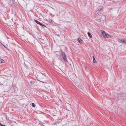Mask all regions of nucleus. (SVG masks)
<instances>
[{"instance_id":"14","label":"nucleus","mask_w":126,"mask_h":126,"mask_svg":"<svg viewBox=\"0 0 126 126\" xmlns=\"http://www.w3.org/2000/svg\"><path fill=\"white\" fill-rule=\"evenodd\" d=\"M30 84H32V81H31L30 82Z\"/></svg>"},{"instance_id":"10","label":"nucleus","mask_w":126,"mask_h":126,"mask_svg":"<svg viewBox=\"0 0 126 126\" xmlns=\"http://www.w3.org/2000/svg\"><path fill=\"white\" fill-rule=\"evenodd\" d=\"M28 89H26L25 91H24V93L26 94H28V92H27V91H28Z\"/></svg>"},{"instance_id":"9","label":"nucleus","mask_w":126,"mask_h":126,"mask_svg":"<svg viewBox=\"0 0 126 126\" xmlns=\"http://www.w3.org/2000/svg\"><path fill=\"white\" fill-rule=\"evenodd\" d=\"M92 57L93 58V62L94 63H96V62L94 57L93 56Z\"/></svg>"},{"instance_id":"19","label":"nucleus","mask_w":126,"mask_h":126,"mask_svg":"<svg viewBox=\"0 0 126 126\" xmlns=\"http://www.w3.org/2000/svg\"><path fill=\"white\" fill-rule=\"evenodd\" d=\"M4 47H5V48H6V47H5V46H4Z\"/></svg>"},{"instance_id":"11","label":"nucleus","mask_w":126,"mask_h":126,"mask_svg":"<svg viewBox=\"0 0 126 126\" xmlns=\"http://www.w3.org/2000/svg\"><path fill=\"white\" fill-rule=\"evenodd\" d=\"M3 61H4V60L0 58V63H4Z\"/></svg>"},{"instance_id":"3","label":"nucleus","mask_w":126,"mask_h":126,"mask_svg":"<svg viewBox=\"0 0 126 126\" xmlns=\"http://www.w3.org/2000/svg\"><path fill=\"white\" fill-rule=\"evenodd\" d=\"M35 21L37 24H39L40 25L42 26L43 27H46V26L44 25H42L39 22L37 21L36 20H35Z\"/></svg>"},{"instance_id":"18","label":"nucleus","mask_w":126,"mask_h":126,"mask_svg":"<svg viewBox=\"0 0 126 126\" xmlns=\"http://www.w3.org/2000/svg\"><path fill=\"white\" fill-rule=\"evenodd\" d=\"M53 125H54L55 124H53Z\"/></svg>"},{"instance_id":"1","label":"nucleus","mask_w":126,"mask_h":126,"mask_svg":"<svg viewBox=\"0 0 126 126\" xmlns=\"http://www.w3.org/2000/svg\"><path fill=\"white\" fill-rule=\"evenodd\" d=\"M102 34L105 38H111L112 37L111 35L106 32L104 31L101 30Z\"/></svg>"},{"instance_id":"15","label":"nucleus","mask_w":126,"mask_h":126,"mask_svg":"<svg viewBox=\"0 0 126 126\" xmlns=\"http://www.w3.org/2000/svg\"><path fill=\"white\" fill-rule=\"evenodd\" d=\"M0 125L1 126H3V125H2V124H1V123H0Z\"/></svg>"},{"instance_id":"6","label":"nucleus","mask_w":126,"mask_h":126,"mask_svg":"<svg viewBox=\"0 0 126 126\" xmlns=\"http://www.w3.org/2000/svg\"><path fill=\"white\" fill-rule=\"evenodd\" d=\"M88 34L89 37L90 38H92V36L91 33L89 32H88Z\"/></svg>"},{"instance_id":"5","label":"nucleus","mask_w":126,"mask_h":126,"mask_svg":"<svg viewBox=\"0 0 126 126\" xmlns=\"http://www.w3.org/2000/svg\"><path fill=\"white\" fill-rule=\"evenodd\" d=\"M103 8V6H100L98 7L97 8V9L98 11H100Z\"/></svg>"},{"instance_id":"7","label":"nucleus","mask_w":126,"mask_h":126,"mask_svg":"<svg viewBox=\"0 0 126 126\" xmlns=\"http://www.w3.org/2000/svg\"><path fill=\"white\" fill-rule=\"evenodd\" d=\"M63 60L65 62H67V59L66 58V57L65 55L64 57H63Z\"/></svg>"},{"instance_id":"12","label":"nucleus","mask_w":126,"mask_h":126,"mask_svg":"<svg viewBox=\"0 0 126 126\" xmlns=\"http://www.w3.org/2000/svg\"><path fill=\"white\" fill-rule=\"evenodd\" d=\"M6 76H7V77H9L11 75L10 74L8 73H7V74L6 75Z\"/></svg>"},{"instance_id":"4","label":"nucleus","mask_w":126,"mask_h":126,"mask_svg":"<svg viewBox=\"0 0 126 126\" xmlns=\"http://www.w3.org/2000/svg\"><path fill=\"white\" fill-rule=\"evenodd\" d=\"M13 90L15 92H17L18 91V89L16 85H15L13 87Z\"/></svg>"},{"instance_id":"17","label":"nucleus","mask_w":126,"mask_h":126,"mask_svg":"<svg viewBox=\"0 0 126 126\" xmlns=\"http://www.w3.org/2000/svg\"><path fill=\"white\" fill-rule=\"evenodd\" d=\"M5 126V125H3V126Z\"/></svg>"},{"instance_id":"16","label":"nucleus","mask_w":126,"mask_h":126,"mask_svg":"<svg viewBox=\"0 0 126 126\" xmlns=\"http://www.w3.org/2000/svg\"><path fill=\"white\" fill-rule=\"evenodd\" d=\"M44 76V75H42V76L43 77V76Z\"/></svg>"},{"instance_id":"8","label":"nucleus","mask_w":126,"mask_h":126,"mask_svg":"<svg viewBox=\"0 0 126 126\" xmlns=\"http://www.w3.org/2000/svg\"><path fill=\"white\" fill-rule=\"evenodd\" d=\"M78 41L80 43H81L82 42V41L80 38H79L78 39Z\"/></svg>"},{"instance_id":"13","label":"nucleus","mask_w":126,"mask_h":126,"mask_svg":"<svg viewBox=\"0 0 126 126\" xmlns=\"http://www.w3.org/2000/svg\"><path fill=\"white\" fill-rule=\"evenodd\" d=\"M32 107H35V105L33 103H32Z\"/></svg>"},{"instance_id":"2","label":"nucleus","mask_w":126,"mask_h":126,"mask_svg":"<svg viewBox=\"0 0 126 126\" xmlns=\"http://www.w3.org/2000/svg\"><path fill=\"white\" fill-rule=\"evenodd\" d=\"M118 41L119 42L122 43L123 44H126V40L125 39H119Z\"/></svg>"}]
</instances>
